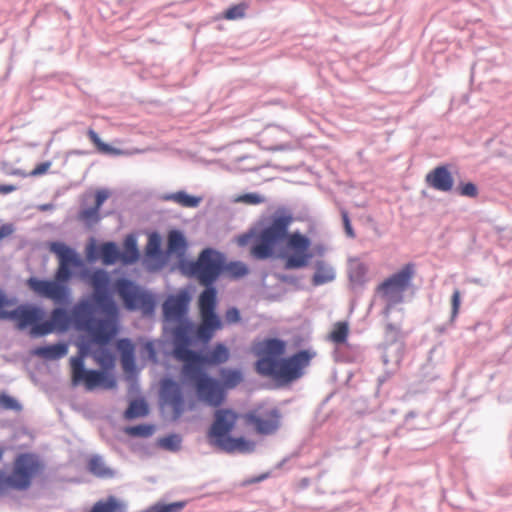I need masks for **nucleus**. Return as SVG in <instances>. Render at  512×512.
<instances>
[{"label": "nucleus", "instance_id": "43", "mask_svg": "<svg viewBox=\"0 0 512 512\" xmlns=\"http://www.w3.org/2000/svg\"><path fill=\"white\" fill-rule=\"evenodd\" d=\"M142 354L143 357L147 358L148 360L157 362V353L153 342L148 341L143 345Z\"/></svg>", "mask_w": 512, "mask_h": 512}, {"label": "nucleus", "instance_id": "49", "mask_svg": "<svg viewBox=\"0 0 512 512\" xmlns=\"http://www.w3.org/2000/svg\"><path fill=\"white\" fill-rule=\"evenodd\" d=\"M13 233V227L10 224H4L0 227V241Z\"/></svg>", "mask_w": 512, "mask_h": 512}, {"label": "nucleus", "instance_id": "11", "mask_svg": "<svg viewBox=\"0 0 512 512\" xmlns=\"http://www.w3.org/2000/svg\"><path fill=\"white\" fill-rule=\"evenodd\" d=\"M185 378L194 383L199 398L210 406L217 407L225 399V392L221 384L209 377L204 371L195 375L183 374Z\"/></svg>", "mask_w": 512, "mask_h": 512}, {"label": "nucleus", "instance_id": "44", "mask_svg": "<svg viewBox=\"0 0 512 512\" xmlns=\"http://www.w3.org/2000/svg\"><path fill=\"white\" fill-rule=\"evenodd\" d=\"M240 313L239 310L235 307L229 308L225 312V321L229 324H235L240 321Z\"/></svg>", "mask_w": 512, "mask_h": 512}, {"label": "nucleus", "instance_id": "38", "mask_svg": "<svg viewBox=\"0 0 512 512\" xmlns=\"http://www.w3.org/2000/svg\"><path fill=\"white\" fill-rule=\"evenodd\" d=\"M457 192L461 196L474 198L478 195V188L474 183L468 182V183L460 184L457 187Z\"/></svg>", "mask_w": 512, "mask_h": 512}, {"label": "nucleus", "instance_id": "35", "mask_svg": "<svg viewBox=\"0 0 512 512\" xmlns=\"http://www.w3.org/2000/svg\"><path fill=\"white\" fill-rule=\"evenodd\" d=\"M126 431L128 434H130L132 436L148 437L153 434L154 426L141 424V425L129 427V428H127Z\"/></svg>", "mask_w": 512, "mask_h": 512}, {"label": "nucleus", "instance_id": "21", "mask_svg": "<svg viewBox=\"0 0 512 512\" xmlns=\"http://www.w3.org/2000/svg\"><path fill=\"white\" fill-rule=\"evenodd\" d=\"M139 259L137 243L132 235L126 237L123 250L120 251V262L123 264H132Z\"/></svg>", "mask_w": 512, "mask_h": 512}, {"label": "nucleus", "instance_id": "47", "mask_svg": "<svg viewBox=\"0 0 512 512\" xmlns=\"http://www.w3.org/2000/svg\"><path fill=\"white\" fill-rule=\"evenodd\" d=\"M87 258L89 260L96 259V239L91 238L87 246Z\"/></svg>", "mask_w": 512, "mask_h": 512}, {"label": "nucleus", "instance_id": "42", "mask_svg": "<svg viewBox=\"0 0 512 512\" xmlns=\"http://www.w3.org/2000/svg\"><path fill=\"white\" fill-rule=\"evenodd\" d=\"M237 201L245 203V204H249V205H256V204L262 203L264 201V199L256 193H247V194H243V195L239 196L237 198Z\"/></svg>", "mask_w": 512, "mask_h": 512}, {"label": "nucleus", "instance_id": "31", "mask_svg": "<svg viewBox=\"0 0 512 512\" xmlns=\"http://www.w3.org/2000/svg\"><path fill=\"white\" fill-rule=\"evenodd\" d=\"M146 255L152 258H158L161 255V238L157 233L149 235L146 245Z\"/></svg>", "mask_w": 512, "mask_h": 512}, {"label": "nucleus", "instance_id": "16", "mask_svg": "<svg viewBox=\"0 0 512 512\" xmlns=\"http://www.w3.org/2000/svg\"><path fill=\"white\" fill-rule=\"evenodd\" d=\"M44 316V311L36 306H20L12 311H0V319H12L17 322L19 329H25L31 326L40 325V320Z\"/></svg>", "mask_w": 512, "mask_h": 512}, {"label": "nucleus", "instance_id": "41", "mask_svg": "<svg viewBox=\"0 0 512 512\" xmlns=\"http://www.w3.org/2000/svg\"><path fill=\"white\" fill-rule=\"evenodd\" d=\"M181 439L177 435H169L161 439L164 448L176 450L180 447Z\"/></svg>", "mask_w": 512, "mask_h": 512}, {"label": "nucleus", "instance_id": "37", "mask_svg": "<svg viewBox=\"0 0 512 512\" xmlns=\"http://www.w3.org/2000/svg\"><path fill=\"white\" fill-rule=\"evenodd\" d=\"M0 406L6 410L19 411L21 409V405L17 400L7 394L0 395Z\"/></svg>", "mask_w": 512, "mask_h": 512}, {"label": "nucleus", "instance_id": "3", "mask_svg": "<svg viewBox=\"0 0 512 512\" xmlns=\"http://www.w3.org/2000/svg\"><path fill=\"white\" fill-rule=\"evenodd\" d=\"M222 270V255L210 248L204 249L198 259L188 265V273L206 286L198 298L200 323L195 331L196 338L202 343L211 341L215 333L223 328V323L216 313L217 292L212 287Z\"/></svg>", "mask_w": 512, "mask_h": 512}, {"label": "nucleus", "instance_id": "39", "mask_svg": "<svg viewBox=\"0 0 512 512\" xmlns=\"http://www.w3.org/2000/svg\"><path fill=\"white\" fill-rule=\"evenodd\" d=\"M461 304V293L458 289H455L451 297V320H455L458 316Z\"/></svg>", "mask_w": 512, "mask_h": 512}, {"label": "nucleus", "instance_id": "36", "mask_svg": "<svg viewBox=\"0 0 512 512\" xmlns=\"http://www.w3.org/2000/svg\"><path fill=\"white\" fill-rule=\"evenodd\" d=\"M245 4H238L228 8L224 13V18L228 20H236L243 18L246 11Z\"/></svg>", "mask_w": 512, "mask_h": 512}, {"label": "nucleus", "instance_id": "48", "mask_svg": "<svg viewBox=\"0 0 512 512\" xmlns=\"http://www.w3.org/2000/svg\"><path fill=\"white\" fill-rule=\"evenodd\" d=\"M112 195V192L108 189H100L98 190V209L103 204L105 200H107Z\"/></svg>", "mask_w": 512, "mask_h": 512}, {"label": "nucleus", "instance_id": "1", "mask_svg": "<svg viewBox=\"0 0 512 512\" xmlns=\"http://www.w3.org/2000/svg\"><path fill=\"white\" fill-rule=\"evenodd\" d=\"M50 251L58 258L54 281L31 277L28 287L38 296L48 298L56 304H65L70 297V289L65 285L75 271L76 276L91 289L86 299L80 300L72 309L71 315L62 308L51 312L50 321L34 326L32 336H44L54 330L66 331L73 323L79 331L89 333L91 342H96V271L88 269L84 260L70 247L61 242L50 244Z\"/></svg>", "mask_w": 512, "mask_h": 512}, {"label": "nucleus", "instance_id": "53", "mask_svg": "<svg viewBox=\"0 0 512 512\" xmlns=\"http://www.w3.org/2000/svg\"><path fill=\"white\" fill-rule=\"evenodd\" d=\"M89 136H90L91 141L96 143V132H94L93 130H90Z\"/></svg>", "mask_w": 512, "mask_h": 512}, {"label": "nucleus", "instance_id": "18", "mask_svg": "<svg viewBox=\"0 0 512 512\" xmlns=\"http://www.w3.org/2000/svg\"><path fill=\"white\" fill-rule=\"evenodd\" d=\"M426 183L435 190L449 192L454 180L446 166H437L426 175Z\"/></svg>", "mask_w": 512, "mask_h": 512}, {"label": "nucleus", "instance_id": "24", "mask_svg": "<svg viewBox=\"0 0 512 512\" xmlns=\"http://www.w3.org/2000/svg\"><path fill=\"white\" fill-rule=\"evenodd\" d=\"M164 200L173 201L183 207H197L201 198L191 196L184 191H178L163 197Z\"/></svg>", "mask_w": 512, "mask_h": 512}, {"label": "nucleus", "instance_id": "12", "mask_svg": "<svg viewBox=\"0 0 512 512\" xmlns=\"http://www.w3.org/2000/svg\"><path fill=\"white\" fill-rule=\"evenodd\" d=\"M196 359L182 366V374L195 375L203 371L204 365L217 366L226 363L230 358V351L223 343H216L205 355L196 352Z\"/></svg>", "mask_w": 512, "mask_h": 512}, {"label": "nucleus", "instance_id": "54", "mask_svg": "<svg viewBox=\"0 0 512 512\" xmlns=\"http://www.w3.org/2000/svg\"><path fill=\"white\" fill-rule=\"evenodd\" d=\"M89 464H90L91 470H94V468L96 466V459H91Z\"/></svg>", "mask_w": 512, "mask_h": 512}, {"label": "nucleus", "instance_id": "45", "mask_svg": "<svg viewBox=\"0 0 512 512\" xmlns=\"http://www.w3.org/2000/svg\"><path fill=\"white\" fill-rule=\"evenodd\" d=\"M97 146H98V152H100V153H104V154H108V155L122 154L121 150L113 148V147L101 142L99 139H98Z\"/></svg>", "mask_w": 512, "mask_h": 512}, {"label": "nucleus", "instance_id": "6", "mask_svg": "<svg viewBox=\"0 0 512 512\" xmlns=\"http://www.w3.org/2000/svg\"><path fill=\"white\" fill-rule=\"evenodd\" d=\"M238 414L230 409H218L214 414V421L208 431V438L212 445L222 451L252 452L254 443L244 438H233L229 434L234 429Z\"/></svg>", "mask_w": 512, "mask_h": 512}, {"label": "nucleus", "instance_id": "50", "mask_svg": "<svg viewBox=\"0 0 512 512\" xmlns=\"http://www.w3.org/2000/svg\"><path fill=\"white\" fill-rule=\"evenodd\" d=\"M16 189L17 187L11 184H0V194H8L14 192Z\"/></svg>", "mask_w": 512, "mask_h": 512}, {"label": "nucleus", "instance_id": "33", "mask_svg": "<svg viewBox=\"0 0 512 512\" xmlns=\"http://www.w3.org/2000/svg\"><path fill=\"white\" fill-rule=\"evenodd\" d=\"M50 167H51V162L46 161V162H42V163H39L38 165H36V167L29 173H25L22 170L16 169L11 174L17 175V176H22V177H27V176L37 177V176L46 174L48 172V170L50 169Z\"/></svg>", "mask_w": 512, "mask_h": 512}, {"label": "nucleus", "instance_id": "51", "mask_svg": "<svg viewBox=\"0 0 512 512\" xmlns=\"http://www.w3.org/2000/svg\"><path fill=\"white\" fill-rule=\"evenodd\" d=\"M98 477H104L110 475V473L106 470H102L100 465L98 464V471H97Z\"/></svg>", "mask_w": 512, "mask_h": 512}, {"label": "nucleus", "instance_id": "26", "mask_svg": "<svg viewBox=\"0 0 512 512\" xmlns=\"http://www.w3.org/2000/svg\"><path fill=\"white\" fill-rule=\"evenodd\" d=\"M223 387L227 389L235 388L243 380V375L237 369H222L220 372Z\"/></svg>", "mask_w": 512, "mask_h": 512}, {"label": "nucleus", "instance_id": "13", "mask_svg": "<svg viewBox=\"0 0 512 512\" xmlns=\"http://www.w3.org/2000/svg\"><path fill=\"white\" fill-rule=\"evenodd\" d=\"M175 323L177 326L172 331L174 338L173 356L176 360L182 362L183 365H186L193 358H197L196 352L189 349L191 344L190 333L192 332L193 324L188 319Z\"/></svg>", "mask_w": 512, "mask_h": 512}, {"label": "nucleus", "instance_id": "14", "mask_svg": "<svg viewBox=\"0 0 512 512\" xmlns=\"http://www.w3.org/2000/svg\"><path fill=\"white\" fill-rule=\"evenodd\" d=\"M87 355V349L84 345L80 346L79 354L71 357V383L73 386L84 385L87 390L96 388V370H86L84 358Z\"/></svg>", "mask_w": 512, "mask_h": 512}, {"label": "nucleus", "instance_id": "55", "mask_svg": "<svg viewBox=\"0 0 512 512\" xmlns=\"http://www.w3.org/2000/svg\"><path fill=\"white\" fill-rule=\"evenodd\" d=\"M90 512H96V505H93L90 509Z\"/></svg>", "mask_w": 512, "mask_h": 512}, {"label": "nucleus", "instance_id": "29", "mask_svg": "<svg viewBox=\"0 0 512 512\" xmlns=\"http://www.w3.org/2000/svg\"><path fill=\"white\" fill-rule=\"evenodd\" d=\"M147 413V404L143 400H134L129 404L124 415L125 418L127 419H134L138 417H143L147 415Z\"/></svg>", "mask_w": 512, "mask_h": 512}, {"label": "nucleus", "instance_id": "19", "mask_svg": "<svg viewBox=\"0 0 512 512\" xmlns=\"http://www.w3.org/2000/svg\"><path fill=\"white\" fill-rule=\"evenodd\" d=\"M116 348L120 353L122 368L125 373L133 374L136 371L135 346L128 338L119 339Z\"/></svg>", "mask_w": 512, "mask_h": 512}, {"label": "nucleus", "instance_id": "28", "mask_svg": "<svg viewBox=\"0 0 512 512\" xmlns=\"http://www.w3.org/2000/svg\"><path fill=\"white\" fill-rule=\"evenodd\" d=\"M348 334V324L346 322H337L329 334V339L336 344H342L347 340Z\"/></svg>", "mask_w": 512, "mask_h": 512}, {"label": "nucleus", "instance_id": "23", "mask_svg": "<svg viewBox=\"0 0 512 512\" xmlns=\"http://www.w3.org/2000/svg\"><path fill=\"white\" fill-rule=\"evenodd\" d=\"M187 243L180 231L172 230L168 234V252L181 257L185 254Z\"/></svg>", "mask_w": 512, "mask_h": 512}, {"label": "nucleus", "instance_id": "4", "mask_svg": "<svg viewBox=\"0 0 512 512\" xmlns=\"http://www.w3.org/2000/svg\"><path fill=\"white\" fill-rule=\"evenodd\" d=\"M286 347V342L278 338H266L254 343L253 351L258 358L255 363L257 373L281 384H288L301 378L305 368L310 365L317 353L305 349L289 357H282Z\"/></svg>", "mask_w": 512, "mask_h": 512}, {"label": "nucleus", "instance_id": "30", "mask_svg": "<svg viewBox=\"0 0 512 512\" xmlns=\"http://www.w3.org/2000/svg\"><path fill=\"white\" fill-rule=\"evenodd\" d=\"M223 270L232 278L238 279L249 273L247 265L243 262L236 261L223 265Z\"/></svg>", "mask_w": 512, "mask_h": 512}, {"label": "nucleus", "instance_id": "5", "mask_svg": "<svg viewBox=\"0 0 512 512\" xmlns=\"http://www.w3.org/2000/svg\"><path fill=\"white\" fill-rule=\"evenodd\" d=\"M107 281L106 273L98 269V364L104 368L112 367L115 358L102 347L114 339L120 327L119 309L106 290Z\"/></svg>", "mask_w": 512, "mask_h": 512}, {"label": "nucleus", "instance_id": "25", "mask_svg": "<svg viewBox=\"0 0 512 512\" xmlns=\"http://www.w3.org/2000/svg\"><path fill=\"white\" fill-rule=\"evenodd\" d=\"M98 256L102 258L105 264L120 262V251L114 243H105L98 248Z\"/></svg>", "mask_w": 512, "mask_h": 512}, {"label": "nucleus", "instance_id": "46", "mask_svg": "<svg viewBox=\"0 0 512 512\" xmlns=\"http://www.w3.org/2000/svg\"><path fill=\"white\" fill-rule=\"evenodd\" d=\"M341 216H342V221H343L344 229H345V232H346L347 236L350 237V238H354L355 237V233H354V230L352 228V225H351V222H350V219H349L347 211L342 210Z\"/></svg>", "mask_w": 512, "mask_h": 512}, {"label": "nucleus", "instance_id": "56", "mask_svg": "<svg viewBox=\"0 0 512 512\" xmlns=\"http://www.w3.org/2000/svg\"><path fill=\"white\" fill-rule=\"evenodd\" d=\"M2 458V451L0 450V459Z\"/></svg>", "mask_w": 512, "mask_h": 512}, {"label": "nucleus", "instance_id": "8", "mask_svg": "<svg viewBox=\"0 0 512 512\" xmlns=\"http://www.w3.org/2000/svg\"><path fill=\"white\" fill-rule=\"evenodd\" d=\"M112 287L128 310H140L145 315L153 313L155 308L153 296L141 290L132 281L120 278L113 283Z\"/></svg>", "mask_w": 512, "mask_h": 512}, {"label": "nucleus", "instance_id": "10", "mask_svg": "<svg viewBox=\"0 0 512 512\" xmlns=\"http://www.w3.org/2000/svg\"><path fill=\"white\" fill-rule=\"evenodd\" d=\"M247 424L251 425L260 435H271L278 431L281 424V413L276 407L259 405L244 416Z\"/></svg>", "mask_w": 512, "mask_h": 512}, {"label": "nucleus", "instance_id": "9", "mask_svg": "<svg viewBox=\"0 0 512 512\" xmlns=\"http://www.w3.org/2000/svg\"><path fill=\"white\" fill-rule=\"evenodd\" d=\"M414 274V264L408 263L399 272L382 282L378 290L389 304H398L403 301V293L409 287Z\"/></svg>", "mask_w": 512, "mask_h": 512}, {"label": "nucleus", "instance_id": "40", "mask_svg": "<svg viewBox=\"0 0 512 512\" xmlns=\"http://www.w3.org/2000/svg\"><path fill=\"white\" fill-rule=\"evenodd\" d=\"M116 384L114 377L106 372L98 371V387L113 388Z\"/></svg>", "mask_w": 512, "mask_h": 512}, {"label": "nucleus", "instance_id": "34", "mask_svg": "<svg viewBox=\"0 0 512 512\" xmlns=\"http://www.w3.org/2000/svg\"><path fill=\"white\" fill-rule=\"evenodd\" d=\"M78 220L85 226L91 227L96 221V205L83 209L78 215Z\"/></svg>", "mask_w": 512, "mask_h": 512}, {"label": "nucleus", "instance_id": "52", "mask_svg": "<svg viewBox=\"0 0 512 512\" xmlns=\"http://www.w3.org/2000/svg\"><path fill=\"white\" fill-rule=\"evenodd\" d=\"M7 303V299L5 295L0 291V309L4 307Z\"/></svg>", "mask_w": 512, "mask_h": 512}, {"label": "nucleus", "instance_id": "17", "mask_svg": "<svg viewBox=\"0 0 512 512\" xmlns=\"http://www.w3.org/2000/svg\"><path fill=\"white\" fill-rule=\"evenodd\" d=\"M188 304L189 297L186 293L168 297L163 304L165 320L170 323L187 320Z\"/></svg>", "mask_w": 512, "mask_h": 512}, {"label": "nucleus", "instance_id": "7", "mask_svg": "<svg viewBox=\"0 0 512 512\" xmlns=\"http://www.w3.org/2000/svg\"><path fill=\"white\" fill-rule=\"evenodd\" d=\"M41 469L40 462L34 456L18 455L9 475L0 470V495H4L8 490H27L31 486L32 479L41 472Z\"/></svg>", "mask_w": 512, "mask_h": 512}, {"label": "nucleus", "instance_id": "2", "mask_svg": "<svg viewBox=\"0 0 512 512\" xmlns=\"http://www.w3.org/2000/svg\"><path fill=\"white\" fill-rule=\"evenodd\" d=\"M293 218L290 215L275 216L270 223L260 229L238 236L237 243L246 246L252 242L250 255L257 260H265L274 255L275 249L285 243L283 258L287 270L308 266L313 257L311 240L300 232L288 233Z\"/></svg>", "mask_w": 512, "mask_h": 512}, {"label": "nucleus", "instance_id": "27", "mask_svg": "<svg viewBox=\"0 0 512 512\" xmlns=\"http://www.w3.org/2000/svg\"><path fill=\"white\" fill-rule=\"evenodd\" d=\"M98 512H125V505L116 497L110 496L106 500L98 501Z\"/></svg>", "mask_w": 512, "mask_h": 512}, {"label": "nucleus", "instance_id": "20", "mask_svg": "<svg viewBox=\"0 0 512 512\" xmlns=\"http://www.w3.org/2000/svg\"><path fill=\"white\" fill-rule=\"evenodd\" d=\"M33 353L46 360H57L63 358L68 353V345L57 343L48 346H41L34 349Z\"/></svg>", "mask_w": 512, "mask_h": 512}, {"label": "nucleus", "instance_id": "32", "mask_svg": "<svg viewBox=\"0 0 512 512\" xmlns=\"http://www.w3.org/2000/svg\"><path fill=\"white\" fill-rule=\"evenodd\" d=\"M185 507V502H173L169 504L156 503L150 506L144 512H180Z\"/></svg>", "mask_w": 512, "mask_h": 512}, {"label": "nucleus", "instance_id": "15", "mask_svg": "<svg viewBox=\"0 0 512 512\" xmlns=\"http://www.w3.org/2000/svg\"><path fill=\"white\" fill-rule=\"evenodd\" d=\"M160 394L164 404L171 407L173 418H180L185 411V400L180 385L172 379H163Z\"/></svg>", "mask_w": 512, "mask_h": 512}, {"label": "nucleus", "instance_id": "22", "mask_svg": "<svg viewBox=\"0 0 512 512\" xmlns=\"http://www.w3.org/2000/svg\"><path fill=\"white\" fill-rule=\"evenodd\" d=\"M335 278L334 270L331 266L323 261H318L315 265V273L312 278V283L315 286L323 285L331 282Z\"/></svg>", "mask_w": 512, "mask_h": 512}]
</instances>
